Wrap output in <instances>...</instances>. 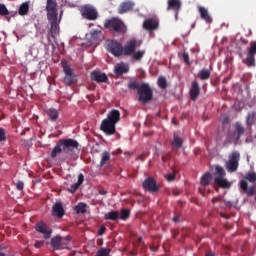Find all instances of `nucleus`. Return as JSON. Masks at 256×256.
I'll return each mask as SVG.
<instances>
[{
	"label": "nucleus",
	"instance_id": "obj_28",
	"mask_svg": "<svg viewBox=\"0 0 256 256\" xmlns=\"http://www.w3.org/2000/svg\"><path fill=\"white\" fill-rule=\"evenodd\" d=\"M29 5H31V1H26L22 3L18 8V14L21 17H25V15H29Z\"/></svg>",
	"mask_w": 256,
	"mask_h": 256
},
{
	"label": "nucleus",
	"instance_id": "obj_6",
	"mask_svg": "<svg viewBox=\"0 0 256 256\" xmlns=\"http://www.w3.org/2000/svg\"><path fill=\"white\" fill-rule=\"evenodd\" d=\"M106 49L107 51H109V53H112L114 57H121V55H129V45H126L123 48L121 43L114 40L107 43Z\"/></svg>",
	"mask_w": 256,
	"mask_h": 256
},
{
	"label": "nucleus",
	"instance_id": "obj_30",
	"mask_svg": "<svg viewBox=\"0 0 256 256\" xmlns=\"http://www.w3.org/2000/svg\"><path fill=\"white\" fill-rule=\"evenodd\" d=\"M214 183L223 189H229V187H231V183L224 177H215Z\"/></svg>",
	"mask_w": 256,
	"mask_h": 256
},
{
	"label": "nucleus",
	"instance_id": "obj_21",
	"mask_svg": "<svg viewBox=\"0 0 256 256\" xmlns=\"http://www.w3.org/2000/svg\"><path fill=\"white\" fill-rule=\"evenodd\" d=\"M52 215L58 219H63V216L65 215V209H63V204H61V202H57L53 205Z\"/></svg>",
	"mask_w": 256,
	"mask_h": 256
},
{
	"label": "nucleus",
	"instance_id": "obj_37",
	"mask_svg": "<svg viewBox=\"0 0 256 256\" xmlns=\"http://www.w3.org/2000/svg\"><path fill=\"white\" fill-rule=\"evenodd\" d=\"M127 11H129V2H123L122 4H120L119 8H118V13L120 15H123V13H127Z\"/></svg>",
	"mask_w": 256,
	"mask_h": 256
},
{
	"label": "nucleus",
	"instance_id": "obj_15",
	"mask_svg": "<svg viewBox=\"0 0 256 256\" xmlns=\"http://www.w3.org/2000/svg\"><path fill=\"white\" fill-rule=\"evenodd\" d=\"M90 78L91 81H95L96 83H108L109 82V77L107 74L99 71V70H94L90 73Z\"/></svg>",
	"mask_w": 256,
	"mask_h": 256
},
{
	"label": "nucleus",
	"instance_id": "obj_10",
	"mask_svg": "<svg viewBox=\"0 0 256 256\" xmlns=\"http://www.w3.org/2000/svg\"><path fill=\"white\" fill-rule=\"evenodd\" d=\"M142 187L145 191L152 194L158 193L161 189V185L157 184V180L153 177L146 178L142 183Z\"/></svg>",
	"mask_w": 256,
	"mask_h": 256
},
{
	"label": "nucleus",
	"instance_id": "obj_33",
	"mask_svg": "<svg viewBox=\"0 0 256 256\" xmlns=\"http://www.w3.org/2000/svg\"><path fill=\"white\" fill-rule=\"evenodd\" d=\"M75 211L77 215H85V213H87V204L80 202L77 206H75Z\"/></svg>",
	"mask_w": 256,
	"mask_h": 256
},
{
	"label": "nucleus",
	"instance_id": "obj_5",
	"mask_svg": "<svg viewBox=\"0 0 256 256\" xmlns=\"http://www.w3.org/2000/svg\"><path fill=\"white\" fill-rule=\"evenodd\" d=\"M71 243V236L63 237L61 235H56L51 238L50 245L54 251H63V249H69V244Z\"/></svg>",
	"mask_w": 256,
	"mask_h": 256
},
{
	"label": "nucleus",
	"instance_id": "obj_45",
	"mask_svg": "<svg viewBox=\"0 0 256 256\" xmlns=\"http://www.w3.org/2000/svg\"><path fill=\"white\" fill-rule=\"evenodd\" d=\"M7 141V134L5 133V129L0 127V143Z\"/></svg>",
	"mask_w": 256,
	"mask_h": 256
},
{
	"label": "nucleus",
	"instance_id": "obj_43",
	"mask_svg": "<svg viewBox=\"0 0 256 256\" xmlns=\"http://www.w3.org/2000/svg\"><path fill=\"white\" fill-rule=\"evenodd\" d=\"M91 35V39H93V41H99V37L101 35V30H93L92 32H90Z\"/></svg>",
	"mask_w": 256,
	"mask_h": 256
},
{
	"label": "nucleus",
	"instance_id": "obj_12",
	"mask_svg": "<svg viewBox=\"0 0 256 256\" xmlns=\"http://www.w3.org/2000/svg\"><path fill=\"white\" fill-rule=\"evenodd\" d=\"M81 15L84 17V19H87L88 21H95L97 17H99V14L97 13V10L91 6H84L81 8Z\"/></svg>",
	"mask_w": 256,
	"mask_h": 256
},
{
	"label": "nucleus",
	"instance_id": "obj_27",
	"mask_svg": "<svg viewBox=\"0 0 256 256\" xmlns=\"http://www.w3.org/2000/svg\"><path fill=\"white\" fill-rule=\"evenodd\" d=\"M141 45H143L142 40H137L135 38L130 39L129 40L130 55H131V53H133V51H137V49H139V47H141Z\"/></svg>",
	"mask_w": 256,
	"mask_h": 256
},
{
	"label": "nucleus",
	"instance_id": "obj_8",
	"mask_svg": "<svg viewBox=\"0 0 256 256\" xmlns=\"http://www.w3.org/2000/svg\"><path fill=\"white\" fill-rule=\"evenodd\" d=\"M241 154L238 151H234L229 155L228 161L226 162V169L229 173H235L239 169V161Z\"/></svg>",
	"mask_w": 256,
	"mask_h": 256
},
{
	"label": "nucleus",
	"instance_id": "obj_50",
	"mask_svg": "<svg viewBox=\"0 0 256 256\" xmlns=\"http://www.w3.org/2000/svg\"><path fill=\"white\" fill-rule=\"evenodd\" d=\"M167 181H175V174H167L165 175Z\"/></svg>",
	"mask_w": 256,
	"mask_h": 256
},
{
	"label": "nucleus",
	"instance_id": "obj_19",
	"mask_svg": "<svg viewBox=\"0 0 256 256\" xmlns=\"http://www.w3.org/2000/svg\"><path fill=\"white\" fill-rule=\"evenodd\" d=\"M201 95V88L199 87V82L193 81L190 88V99L192 101H197Z\"/></svg>",
	"mask_w": 256,
	"mask_h": 256
},
{
	"label": "nucleus",
	"instance_id": "obj_44",
	"mask_svg": "<svg viewBox=\"0 0 256 256\" xmlns=\"http://www.w3.org/2000/svg\"><path fill=\"white\" fill-rule=\"evenodd\" d=\"M215 169H216V173H215L216 177H225V170L223 169V167L216 166Z\"/></svg>",
	"mask_w": 256,
	"mask_h": 256
},
{
	"label": "nucleus",
	"instance_id": "obj_38",
	"mask_svg": "<svg viewBox=\"0 0 256 256\" xmlns=\"http://www.w3.org/2000/svg\"><path fill=\"white\" fill-rule=\"evenodd\" d=\"M109 253H111V249L109 248H100L95 256H109Z\"/></svg>",
	"mask_w": 256,
	"mask_h": 256
},
{
	"label": "nucleus",
	"instance_id": "obj_40",
	"mask_svg": "<svg viewBox=\"0 0 256 256\" xmlns=\"http://www.w3.org/2000/svg\"><path fill=\"white\" fill-rule=\"evenodd\" d=\"M158 86L160 89H167V79L163 76L158 78Z\"/></svg>",
	"mask_w": 256,
	"mask_h": 256
},
{
	"label": "nucleus",
	"instance_id": "obj_47",
	"mask_svg": "<svg viewBox=\"0 0 256 256\" xmlns=\"http://www.w3.org/2000/svg\"><path fill=\"white\" fill-rule=\"evenodd\" d=\"M16 188L18 191H23V189H25V183H23V181L17 182Z\"/></svg>",
	"mask_w": 256,
	"mask_h": 256
},
{
	"label": "nucleus",
	"instance_id": "obj_17",
	"mask_svg": "<svg viewBox=\"0 0 256 256\" xmlns=\"http://www.w3.org/2000/svg\"><path fill=\"white\" fill-rule=\"evenodd\" d=\"M143 29H145V31H149L150 33L151 31H156V29H159V20L155 18L146 19L143 22Z\"/></svg>",
	"mask_w": 256,
	"mask_h": 256
},
{
	"label": "nucleus",
	"instance_id": "obj_31",
	"mask_svg": "<svg viewBox=\"0 0 256 256\" xmlns=\"http://www.w3.org/2000/svg\"><path fill=\"white\" fill-rule=\"evenodd\" d=\"M104 219L106 221H118V219H119V211L112 210L110 212H107L104 215Z\"/></svg>",
	"mask_w": 256,
	"mask_h": 256
},
{
	"label": "nucleus",
	"instance_id": "obj_25",
	"mask_svg": "<svg viewBox=\"0 0 256 256\" xmlns=\"http://www.w3.org/2000/svg\"><path fill=\"white\" fill-rule=\"evenodd\" d=\"M181 0H168L167 11H174V13H179L181 11Z\"/></svg>",
	"mask_w": 256,
	"mask_h": 256
},
{
	"label": "nucleus",
	"instance_id": "obj_18",
	"mask_svg": "<svg viewBox=\"0 0 256 256\" xmlns=\"http://www.w3.org/2000/svg\"><path fill=\"white\" fill-rule=\"evenodd\" d=\"M129 57L131 63H141L145 57V50H133V52L129 51Z\"/></svg>",
	"mask_w": 256,
	"mask_h": 256
},
{
	"label": "nucleus",
	"instance_id": "obj_34",
	"mask_svg": "<svg viewBox=\"0 0 256 256\" xmlns=\"http://www.w3.org/2000/svg\"><path fill=\"white\" fill-rule=\"evenodd\" d=\"M47 115L51 121H57L59 119V111L55 108H50Z\"/></svg>",
	"mask_w": 256,
	"mask_h": 256
},
{
	"label": "nucleus",
	"instance_id": "obj_54",
	"mask_svg": "<svg viewBox=\"0 0 256 256\" xmlns=\"http://www.w3.org/2000/svg\"><path fill=\"white\" fill-rule=\"evenodd\" d=\"M42 245H43V242H41V241H38V242L35 243V247L37 249H39V247H41Z\"/></svg>",
	"mask_w": 256,
	"mask_h": 256
},
{
	"label": "nucleus",
	"instance_id": "obj_36",
	"mask_svg": "<svg viewBox=\"0 0 256 256\" xmlns=\"http://www.w3.org/2000/svg\"><path fill=\"white\" fill-rule=\"evenodd\" d=\"M111 159V154L107 151L102 153L101 161H100V167H103V165H106L108 161Z\"/></svg>",
	"mask_w": 256,
	"mask_h": 256
},
{
	"label": "nucleus",
	"instance_id": "obj_35",
	"mask_svg": "<svg viewBox=\"0 0 256 256\" xmlns=\"http://www.w3.org/2000/svg\"><path fill=\"white\" fill-rule=\"evenodd\" d=\"M211 179H213L211 173H206L202 176L200 183L201 185L206 187V185H209V183H211Z\"/></svg>",
	"mask_w": 256,
	"mask_h": 256
},
{
	"label": "nucleus",
	"instance_id": "obj_29",
	"mask_svg": "<svg viewBox=\"0 0 256 256\" xmlns=\"http://www.w3.org/2000/svg\"><path fill=\"white\" fill-rule=\"evenodd\" d=\"M171 145L174 150L179 151V149L183 147V138L179 137L177 134H174Z\"/></svg>",
	"mask_w": 256,
	"mask_h": 256
},
{
	"label": "nucleus",
	"instance_id": "obj_60",
	"mask_svg": "<svg viewBox=\"0 0 256 256\" xmlns=\"http://www.w3.org/2000/svg\"><path fill=\"white\" fill-rule=\"evenodd\" d=\"M141 241H143V239L142 238H138V242L141 243Z\"/></svg>",
	"mask_w": 256,
	"mask_h": 256
},
{
	"label": "nucleus",
	"instance_id": "obj_14",
	"mask_svg": "<svg viewBox=\"0 0 256 256\" xmlns=\"http://www.w3.org/2000/svg\"><path fill=\"white\" fill-rule=\"evenodd\" d=\"M46 11H47V19H52L53 17H59V11L57 10V1L47 0Z\"/></svg>",
	"mask_w": 256,
	"mask_h": 256
},
{
	"label": "nucleus",
	"instance_id": "obj_42",
	"mask_svg": "<svg viewBox=\"0 0 256 256\" xmlns=\"http://www.w3.org/2000/svg\"><path fill=\"white\" fill-rule=\"evenodd\" d=\"M0 15L2 17H7V15H9V9H7V6H5V4L0 3Z\"/></svg>",
	"mask_w": 256,
	"mask_h": 256
},
{
	"label": "nucleus",
	"instance_id": "obj_58",
	"mask_svg": "<svg viewBox=\"0 0 256 256\" xmlns=\"http://www.w3.org/2000/svg\"><path fill=\"white\" fill-rule=\"evenodd\" d=\"M130 255L136 256L137 254H135L134 252H131V251H130Z\"/></svg>",
	"mask_w": 256,
	"mask_h": 256
},
{
	"label": "nucleus",
	"instance_id": "obj_52",
	"mask_svg": "<svg viewBox=\"0 0 256 256\" xmlns=\"http://www.w3.org/2000/svg\"><path fill=\"white\" fill-rule=\"evenodd\" d=\"M172 193H173V195H175V197H177V196L181 195V190H179V189H174V190L172 191Z\"/></svg>",
	"mask_w": 256,
	"mask_h": 256
},
{
	"label": "nucleus",
	"instance_id": "obj_11",
	"mask_svg": "<svg viewBox=\"0 0 256 256\" xmlns=\"http://www.w3.org/2000/svg\"><path fill=\"white\" fill-rule=\"evenodd\" d=\"M35 229L38 233L43 235L44 239H51V235H53V229L44 222H38Z\"/></svg>",
	"mask_w": 256,
	"mask_h": 256
},
{
	"label": "nucleus",
	"instance_id": "obj_51",
	"mask_svg": "<svg viewBox=\"0 0 256 256\" xmlns=\"http://www.w3.org/2000/svg\"><path fill=\"white\" fill-rule=\"evenodd\" d=\"M105 231H107V228H105V226H101V227L98 229V235H104V234H105Z\"/></svg>",
	"mask_w": 256,
	"mask_h": 256
},
{
	"label": "nucleus",
	"instance_id": "obj_46",
	"mask_svg": "<svg viewBox=\"0 0 256 256\" xmlns=\"http://www.w3.org/2000/svg\"><path fill=\"white\" fill-rule=\"evenodd\" d=\"M182 57H183V61L186 65H191V62L189 61V54L187 52H184Z\"/></svg>",
	"mask_w": 256,
	"mask_h": 256
},
{
	"label": "nucleus",
	"instance_id": "obj_20",
	"mask_svg": "<svg viewBox=\"0 0 256 256\" xmlns=\"http://www.w3.org/2000/svg\"><path fill=\"white\" fill-rule=\"evenodd\" d=\"M256 123V112H249L246 116V127L249 135L253 133V125Z\"/></svg>",
	"mask_w": 256,
	"mask_h": 256
},
{
	"label": "nucleus",
	"instance_id": "obj_16",
	"mask_svg": "<svg viewBox=\"0 0 256 256\" xmlns=\"http://www.w3.org/2000/svg\"><path fill=\"white\" fill-rule=\"evenodd\" d=\"M255 54H256V42L250 43V48L246 57V65L248 67H255Z\"/></svg>",
	"mask_w": 256,
	"mask_h": 256
},
{
	"label": "nucleus",
	"instance_id": "obj_55",
	"mask_svg": "<svg viewBox=\"0 0 256 256\" xmlns=\"http://www.w3.org/2000/svg\"><path fill=\"white\" fill-rule=\"evenodd\" d=\"M100 195H107V191H105V190H100Z\"/></svg>",
	"mask_w": 256,
	"mask_h": 256
},
{
	"label": "nucleus",
	"instance_id": "obj_1",
	"mask_svg": "<svg viewBox=\"0 0 256 256\" xmlns=\"http://www.w3.org/2000/svg\"><path fill=\"white\" fill-rule=\"evenodd\" d=\"M75 149H79V142H77V140H73L71 138L60 139L53 148L50 157L55 159L57 155H61V153L69 155V153H73Z\"/></svg>",
	"mask_w": 256,
	"mask_h": 256
},
{
	"label": "nucleus",
	"instance_id": "obj_22",
	"mask_svg": "<svg viewBox=\"0 0 256 256\" xmlns=\"http://www.w3.org/2000/svg\"><path fill=\"white\" fill-rule=\"evenodd\" d=\"M198 12L200 13V19L205 21V23H213V18L209 14V10L203 6H198Z\"/></svg>",
	"mask_w": 256,
	"mask_h": 256
},
{
	"label": "nucleus",
	"instance_id": "obj_2",
	"mask_svg": "<svg viewBox=\"0 0 256 256\" xmlns=\"http://www.w3.org/2000/svg\"><path fill=\"white\" fill-rule=\"evenodd\" d=\"M120 119L121 113H119V110L110 111L107 118L102 121L100 131H103L106 135H115V125L119 123Z\"/></svg>",
	"mask_w": 256,
	"mask_h": 256
},
{
	"label": "nucleus",
	"instance_id": "obj_13",
	"mask_svg": "<svg viewBox=\"0 0 256 256\" xmlns=\"http://www.w3.org/2000/svg\"><path fill=\"white\" fill-rule=\"evenodd\" d=\"M49 24H50V35L52 37V39H57V35H59V24L61 23V17L58 20L57 17H53V18H47Z\"/></svg>",
	"mask_w": 256,
	"mask_h": 256
},
{
	"label": "nucleus",
	"instance_id": "obj_49",
	"mask_svg": "<svg viewBox=\"0 0 256 256\" xmlns=\"http://www.w3.org/2000/svg\"><path fill=\"white\" fill-rule=\"evenodd\" d=\"M7 249V245L2 244L0 245V256H5V253H3V251H5Z\"/></svg>",
	"mask_w": 256,
	"mask_h": 256
},
{
	"label": "nucleus",
	"instance_id": "obj_57",
	"mask_svg": "<svg viewBox=\"0 0 256 256\" xmlns=\"http://www.w3.org/2000/svg\"><path fill=\"white\" fill-rule=\"evenodd\" d=\"M242 43H244V45H247L249 43L248 40L242 39Z\"/></svg>",
	"mask_w": 256,
	"mask_h": 256
},
{
	"label": "nucleus",
	"instance_id": "obj_48",
	"mask_svg": "<svg viewBox=\"0 0 256 256\" xmlns=\"http://www.w3.org/2000/svg\"><path fill=\"white\" fill-rule=\"evenodd\" d=\"M181 221H183V216L179 215V214H176L174 217H173V222L174 223H181Z\"/></svg>",
	"mask_w": 256,
	"mask_h": 256
},
{
	"label": "nucleus",
	"instance_id": "obj_41",
	"mask_svg": "<svg viewBox=\"0 0 256 256\" xmlns=\"http://www.w3.org/2000/svg\"><path fill=\"white\" fill-rule=\"evenodd\" d=\"M119 219H121L122 221H127V219H129V210L122 209L119 214Z\"/></svg>",
	"mask_w": 256,
	"mask_h": 256
},
{
	"label": "nucleus",
	"instance_id": "obj_26",
	"mask_svg": "<svg viewBox=\"0 0 256 256\" xmlns=\"http://www.w3.org/2000/svg\"><path fill=\"white\" fill-rule=\"evenodd\" d=\"M85 181V176L83 175V173H80L78 175V181L77 183L71 185L68 188L69 193H75L77 191V189H79V187H81V185H83V182Z\"/></svg>",
	"mask_w": 256,
	"mask_h": 256
},
{
	"label": "nucleus",
	"instance_id": "obj_23",
	"mask_svg": "<svg viewBox=\"0 0 256 256\" xmlns=\"http://www.w3.org/2000/svg\"><path fill=\"white\" fill-rule=\"evenodd\" d=\"M240 187L242 191H244V193L247 194L248 197H253V195H255L256 187L255 186L249 187L247 180H241Z\"/></svg>",
	"mask_w": 256,
	"mask_h": 256
},
{
	"label": "nucleus",
	"instance_id": "obj_32",
	"mask_svg": "<svg viewBox=\"0 0 256 256\" xmlns=\"http://www.w3.org/2000/svg\"><path fill=\"white\" fill-rule=\"evenodd\" d=\"M211 78V71L207 68H203L198 72V79H201V81H207Z\"/></svg>",
	"mask_w": 256,
	"mask_h": 256
},
{
	"label": "nucleus",
	"instance_id": "obj_56",
	"mask_svg": "<svg viewBox=\"0 0 256 256\" xmlns=\"http://www.w3.org/2000/svg\"><path fill=\"white\" fill-rule=\"evenodd\" d=\"M205 256H215V253H213V252H208Z\"/></svg>",
	"mask_w": 256,
	"mask_h": 256
},
{
	"label": "nucleus",
	"instance_id": "obj_53",
	"mask_svg": "<svg viewBox=\"0 0 256 256\" xmlns=\"http://www.w3.org/2000/svg\"><path fill=\"white\" fill-rule=\"evenodd\" d=\"M129 11H135V3L129 2Z\"/></svg>",
	"mask_w": 256,
	"mask_h": 256
},
{
	"label": "nucleus",
	"instance_id": "obj_4",
	"mask_svg": "<svg viewBox=\"0 0 256 256\" xmlns=\"http://www.w3.org/2000/svg\"><path fill=\"white\" fill-rule=\"evenodd\" d=\"M104 28L113 31L114 33H127V26L119 18L106 19L104 22Z\"/></svg>",
	"mask_w": 256,
	"mask_h": 256
},
{
	"label": "nucleus",
	"instance_id": "obj_59",
	"mask_svg": "<svg viewBox=\"0 0 256 256\" xmlns=\"http://www.w3.org/2000/svg\"><path fill=\"white\" fill-rule=\"evenodd\" d=\"M117 151H118V153H122L123 152V150H121V148H119Z\"/></svg>",
	"mask_w": 256,
	"mask_h": 256
},
{
	"label": "nucleus",
	"instance_id": "obj_7",
	"mask_svg": "<svg viewBox=\"0 0 256 256\" xmlns=\"http://www.w3.org/2000/svg\"><path fill=\"white\" fill-rule=\"evenodd\" d=\"M63 72L65 74L63 83L67 87H71V85H75L77 83V75L74 74L71 66L67 64V62H62Z\"/></svg>",
	"mask_w": 256,
	"mask_h": 256
},
{
	"label": "nucleus",
	"instance_id": "obj_39",
	"mask_svg": "<svg viewBox=\"0 0 256 256\" xmlns=\"http://www.w3.org/2000/svg\"><path fill=\"white\" fill-rule=\"evenodd\" d=\"M246 181H249V183H256V173L255 172H249L245 175Z\"/></svg>",
	"mask_w": 256,
	"mask_h": 256
},
{
	"label": "nucleus",
	"instance_id": "obj_61",
	"mask_svg": "<svg viewBox=\"0 0 256 256\" xmlns=\"http://www.w3.org/2000/svg\"><path fill=\"white\" fill-rule=\"evenodd\" d=\"M215 201H217V198H214V199L212 200V203H215Z\"/></svg>",
	"mask_w": 256,
	"mask_h": 256
},
{
	"label": "nucleus",
	"instance_id": "obj_24",
	"mask_svg": "<svg viewBox=\"0 0 256 256\" xmlns=\"http://www.w3.org/2000/svg\"><path fill=\"white\" fill-rule=\"evenodd\" d=\"M129 72V66L123 62L116 64L114 67V73L116 77H121L124 73Z\"/></svg>",
	"mask_w": 256,
	"mask_h": 256
},
{
	"label": "nucleus",
	"instance_id": "obj_9",
	"mask_svg": "<svg viewBox=\"0 0 256 256\" xmlns=\"http://www.w3.org/2000/svg\"><path fill=\"white\" fill-rule=\"evenodd\" d=\"M243 135H245V127L240 122H236L235 123V131L233 133V137L231 136V132H229L227 134L225 145H227V143H232L233 139L237 143V141H239V139H241V137H243Z\"/></svg>",
	"mask_w": 256,
	"mask_h": 256
},
{
	"label": "nucleus",
	"instance_id": "obj_3",
	"mask_svg": "<svg viewBox=\"0 0 256 256\" xmlns=\"http://www.w3.org/2000/svg\"><path fill=\"white\" fill-rule=\"evenodd\" d=\"M129 89H134L138 93V101L140 103H149L153 99V89L149 86V83H137L130 82Z\"/></svg>",
	"mask_w": 256,
	"mask_h": 256
}]
</instances>
